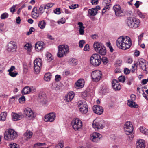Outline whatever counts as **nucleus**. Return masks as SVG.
Wrapping results in <instances>:
<instances>
[{
  "mask_svg": "<svg viewBox=\"0 0 148 148\" xmlns=\"http://www.w3.org/2000/svg\"><path fill=\"white\" fill-rule=\"evenodd\" d=\"M140 132L143 133L148 136V130L147 129L143 127H140Z\"/></svg>",
  "mask_w": 148,
  "mask_h": 148,
  "instance_id": "f704fd0d",
  "label": "nucleus"
},
{
  "mask_svg": "<svg viewBox=\"0 0 148 148\" xmlns=\"http://www.w3.org/2000/svg\"><path fill=\"white\" fill-rule=\"evenodd\" d=\"M79 6V5L78 4H75L74 5L72 4V5H71L70 6H69V8L70 9H74L77 8H78Z\"/></svg>",
  "mask_w": 148,
  "mask_h": 148,
  "instance_id": "09e8293b",
  "label": "nucleus"
},
{
  "mask_svg": "<svg viewBox=\"0 0 148 148\" xmlns=\"http://www.w3.org/2000/svg\"><path fill=\"white\" fill-rule=\"evenodd\" d=\"M116 44L119 48L125 50L130 47L132 45V42L129 37L122 36L117 39L116 41Z\"/></svg>",
  "mask_w": 148,
  "mask_h": 148,
  "instance_id": "f257e3e1",
  "label": "nucleus"
},
{
  "mask_svg": "<svg viewBox=\"0 0 148 148\" xmlns=\"http://www.w3.org/2000/svg\"><path fill=\"white\" fill-rule=\"evenodd\" d=\"M18 134L14 130L9 129L4 133V138L7 140H13L17 138Z\"/></svg>",
  "mask_w": 148,
  "mask_h": 148,
  "instance_id": "f03ea898",
  "label": "nucleus"
},
{
  "mask_svg": "<svg viewBox=\"0 0 148 148\" xmlns=\"http://www.w3.org/2000/svg\"><path fill=\"white\" fill-rule=\"evenodd\" d=\"M78 25L79 28H85V27L83 26V24L81 22H79L78 23Z\"/></svg>",
  "mask_w": 148,
  "mask_h": 148,
  "instance_id": "338daca9",
  "label": "nucleus"
},
{
  "mask_svg": "<svg viewBox=\"0 0 148 148\" xmlns=\"http://www.w3.org/2000/svg\"><path fill=\"white\" fill-rule=\"evenodd\" d=\"M12 116L13 119L14 121H17L21 119L23 116L22 115H19L13 112L12 113Z\"/></svg>",
  "mask_w": 148,
  "mask_h": 148,
  "instance_id": "393cba45",
  "label": "nucleus"
},
{
  "mask_svg": "<svg viewBox=\"0 0 148 148\" xmlns=\"http://www.w3.org/2000/svg\"><path fill=\"white\" fill-rule=\"evenodd\" d=\"M60 86L56 82H54L52 83V88L53 90H57L60 88Z\"/></svg>",
  "mask_w": 148,
  "mask_h": 148,
  "instance_id": "72a5a7b5",
  "label": "nucleus"
},
{
  "mask_svg": "<svg viewBox=\"0 0 148 148\" xmlns=\"http://www.w3.org/2000/svg\"><path fill=\"white\" fill-rule=\"evenodd\" d=\"M17 144H16L13 143H11L10 145V148H17Z\"/></svg>",
  "mask_w": 148,
  "mask_h": 148,
  "instance_id": "5fc2aeb1",
  "label": "nucleus"
},
{
  "mask_svg": "<svg viewBox=\"0 0 148 148\" xmlns=\"http://www.w3.org/2000/svg\"><path fill=\"white\" fill-rule=\"evenodd\" d=\"M92 80L95 82L100 81L102 77V73L99 70H94L91 73Z\"/></svg>",
  "mask_w": 148,
  "mask_h": 148,
  "instance_id": "39448f33",
  "label": "nucleus"
},
{
  "mask_svg": "<svg viewBox=\"0 0 148 148\" xmlns=\"http://www.w3.org/2000/svg\"><path fill=\"white\" fill-rule=\"evenodd\" d=\"M112 86L115 90H119L121 88V86L119 81L116 79H113L112 82Z\"/></svg>",
  "mask_w": 148,
  "mask_h": 148,
  "instance_id": "dca6fc26",
  "label": "nucleus"
},
{
  "mask_svg": "<svg viewBox=\"0 0 148 148\" xmlns=\"http://www.w3.org/2000/svg\"><path fill=\"white\" fill-rule=\"evenodd\" d=\"M88 14H90V16H94L96 15L97 13V11L95 10L93 8L91 9H89L88 10Z\"/></svg>",
  "mask_w": 148,
  "mask_h": 148,
  "instance_id": "7c9ffc66",
  "label": "nucleus"
},
{
  "mask_svg": "<svg viewBox=\"0 0 148 148\" xmlns=\"http://www.w3.org/2000/svg\"><path fill=\"white\" fill-rule=\"evenodd\" d=\"M89 45L88 44H86L84 46V50L85 51H89Z\"/></svg>",
  "mask_w": 148,
  "mask_h": 148,
  "instance_id": "6e6d98bb",
  "label": "nucleus"
},
{
  "mask_svg": "<svg viewBox=\"0 0 148 148\" xmlns=\"http://www.w3.org/2000/svg\"><path fill=\"white\" fill-rule=\"evenodd\" d=\"M25 97L24 96H22L20 98L19 101L20 103H23L25 101Z\"/></svg>",
  "mask_w": 148,
  "mask_h": 148,
  "instance_id": "3c124183",
  "label": "nucleus"
},
{
  "mask_svg": "<svg viewBox=\"0 0 148 148\" xmlns=\"http://www.w3.org/2000/svg\"><path fill=\"white\" fill-rule=\"evenodd\" d=\"M51 77V74L48 73L45 74V75L44 79L46 81H49Z\"/></svg>",
  "mask_w": 148,
  "mask_h": 148,
  "instance_id": "473e14b6",
  "label": "nucleus"
},
{
  "mask_svg": "<svg viewBox=\"0 0 148 148\" xmlns=\"http://www.w3.org/2000/svg\"><path fill=\"white\" fill-rule=\"evenodd\" d=\"M34 73L36 74H38L40 69V67L42 63L41 59L36 58L34 61Z\"/></svg>",
  "mask_w": 148,
  "mask_h": 148,
  "instance_id": "0eeeda50",
  "label": "nucleus"
},
{
  "mask_svg": "<svg viewBox=\"0 0 148 148\" xmlns=\"http://www.w3.org/2000/svg\"><path fill=\"white\" fill-rule=\"evenodd\" d=\"M43 5L44 6V9H48L53 6V4L52 3H50L45 5Z\"/></svg>",
  "mask_w": 148,
  "mask_h": 148,
  "instance_id": "e433bc0d",
  "label": "nucleus"
},
{
  "mask_svg": "<svg viewBox=\"0 0 148 148\" xmlns=\"http://www.w3.org/2000/svg\"><path fill=\"white\" fill-rule=\"evenodd\" d=\"M110 2L111 0H104L103 1V4L105 5L110 4Z\"/></svg>",
  "mask_w": 148,
  "mask_h": 148,
  "instance_id": "69168bd1",
  "label": "nucleus"
},
{
  "mask_svg": "<svg viewBox=\"0 0 148 148\" xmlns=\"http://www.w3.org/2000/svg\"><path fill=\"white\" fill-rule=\"evenodd\" d=\"M7 50L8 51H12L15 49L17 46L16 43L14 41H11L8 44Z\"/></svg>",
  "mask_w": 148,
  "mask_h": 148,
  "instance_id": "f3484780",
  "label": "nucleus"
},
{
  "mask_svg": "<svg viewBox=\"0 0 148 148\" xmlns=\"http://www.w3.org/2000/svg\"><path fill=\"white\" fill-rule=\"evenodd\" d=\"M45 9H44V6L43 5H41L38 9V12H39V13L40 15H41L44 12V10Z\"/></svg>",
  "mask_w": 148,
  "mask_h": 148,
  "instance_id": "4c0bfd02",
  "label": "nucleus"
},
{
  "mask_svg": "<svg viewBox=\"0 0 148 148\" xmlns=\"http://www.w3.org/2000/svg\"><path fill=\"white\" fill-rule=\"evenodd\" d=\"M101 121H99L97 119L94 120L92 125L93 127L97 129L100 128L102 129L104 126L101 124Z\"/></svg>",
  "mask_w": 148,
  "mask_h": 148,
  "instance_id": "2eb2a0df",
  "label": "nucleus"
},
{
  "mask_svg": "<svg viewBox=\"0 0 148 148\" xmlns=\"http://www.w3.org/2000/svg\"><path fill=\"white\" fill-rule=\"evenodd\" d=\"M56 117V115L55 113H49L45 115L44 117V120L46 122H53Z\"/></svg>",
  "mask_w": 148,
  "mask_h": 148,
  "instance_id": "f8f14e48",
  "label": "nucleus"
},
{
  "mask_svg": "<svg viewBox=\"0 0 148 148\" xmlns=\"http://www.w3.org/2000/svg\"><path fill=\"white\" fill-rule=\"evenodd\" d=\"M103 46L101 43L98 42H95L93 45L95 50L97 52L99 51L100 49H101V47H102Z\"/></svg>",
  "mask_w": 148,
  "mask_h": 148,
  "instance_id": "aec40b11",
  "label": "nucleus"
},
{
  "mask_svg": "<svg viewBox=\"0 0 148 148\" xmlns=\"http://www.w3.org/2000/svg\"><path fill=\"white\" fill-rule=\"evenodd\" d=\"M54 12L55 14H59L60 13V9L59 8H57L55 10Z\"/></svg>",
  "mask_w": 148,
  "mask_h": 148,
  "instance_id": "052dcab7",
  "label": "nucleus"
},
{
  "mask_svg": "<svg viewBox=\"0 0 148 148\" xmlns=\"http://www.w3.org/2000/svg\"><path fill=\"white\" fill-rule=\"evenodd\" d=\"M84 28H80L79 29V34L80 35H83L84 33Z\"/></svg>",
  "mask_w": 148,
  "mask_h": 148,
  "instance_id": "e2e57ef3",
  "label": "nucleus"
},
{
  "mask_svg": "<svg viewBox=\"0 0 148 148\" xmlns=\"http://www.w3.org/2000/svg\"><path fill=\"white\" fill-rule=\"evenodd\" d=\"M90 63L94 66H99L101 62L100 56L98 54H94L90 57Z\"/></svg>",
  "mask_w": 148,
  "mask_h": 148,
  "instance_id": "20e7f679",
  "label": "nucleus"
},
{
  "mask_svg": "<svg viewBox=\"0 0 148 148\" xmlns=\"http://www.w3.org/2000/svg\"><path fill=\"white\" fill-rule=\"evenodd\" d=\"M135 103L134 102H133V101H132L128 100L127 104L128 106L131 107H134L135 108Z\"/></svg>",
  "mask_w": 148,
  "mask_h": 148,
  "instance_id": "58836bf2",
  "label": "nucleus"
},
{
  "mask_svg": "<svg viewBox=\"0 0 148 148\" xmlns=\"http://www.w3.org/2000/svg\"><path fill=\"white\" fill-rule=\"evenodd\" d=\"M124 127L125 129V133L127 135L130 134L132 132L133 128L132 125L130 123V122H126L124 125Z\"/></svg>",
  "mask_w": 148,
  "mask_h": 148,
  "instance_id": "9d476101",
  "label": "nucleus"
},
{
  "mask_svg": "<svg viewBox=\"0 0 148 148\" xmlns=\"http://www.w3.org/2000/svg\"><path fill=\"white\" fill-rule=\"evenodd\" d=\"M74 93L73 92L69 93L65 97L64 100L66 101L69 102L71 101L74 97Z\"/></svg>",
  "mask_w": 148,
  "mask_h": 148,
  "instance_id": "6ab92c4d",
  "label": "nucleus"
},
{
  "mask_svg": "<svg viewBox=\"0 0 148 148\" xmlns=\"http://www.w3.org/2000/svg\"><path fill=\"white\" fill-rule=\"evenodd\" d=\"M146 62V61L143 58H140L138 59V62L136 63H134V65L136 66V69L138 65H139L140 66H141V65H142L141 63L143 64H145Z\"/></svg>",
  "mask_w": 148,
  "mask_h": 148,
  "instance_id": "bb28decb",
  "label": "nucleus"
},
{
  "mask_svg": "<svg viewBox=\"0 0 148 148\" xmlns=\"http://www.w3.org/2000/svg\"><path fill=\"white\" fill-rule=\"evenodd\" d=\"M130 71L127 68H125L124 70V73L125 74H128L130 73Z\"/></svg>",
  "mask_w": 148,
  "mask_h": 148,
  "instance_id": "864d4df0",
  "label": "nucleus"
},
{
  "mask_svg": "<svg viewBox=\"0 0 148 148\" xmlns=\"http://www.w3.org/2000/svg\"><path fill=\"white\" fill-rule=\"evenodd\" d=\"M126 23L128 27L133 28V18L130 17L128 18L126 21Z\"/></svg>",
  "mask_w": 148,
  "mask_h": 148,
  "instance_id": "b1692460",
  "label": "nucleus"
},
{
  "mask_svg": "<svg viewBox=\"0 0 148 148\" xmlns=\"http://www.w3.org/2000/svg\"><path fill=\"white\" fill-rule=\"evenodd\" d=\"M46 56L47 58V60L49 61H51L52 60L51 54L49 53H47L46 54Z\"/></svg>",
  "mask_w": 148,
  "mask_h": 148,
  "instance_id": "c03bdc74",
  "label": "nucleus"
},
{
  "mask_svg": "<svg viewBox=\"0 0 148 148\" xmlns=\"http://www.w3.org/2000/svg\"><path fill=\"white\" fill-rule=\"evenodd\" d=\"M37 12V8L36 7H34L32 12V16L34 18L36 19L39 16L40 14Z\"/></svg>",
  "mask_w": 148,
  "mask_h": 148,
  "instance_id": "a211bd4d",
  "label": "nucleus"
},
{
  "mask_svg": "<svg viewBox=\"0 0 148 148\" xmlns=\"http://www.w3.org/2000/svg\"><path fill=\"white\" fill-rule=\"evenodd\" d=\"M98 0H92L91 1V3L93 5H96L97 4Z\"/></svg>",
  "mask_w": 148,
  "mask_h": 148,
  "instance_id": "0e129e2a",
  "label": "nucleus"
},
{
  "mask_svg": "<svg viewBox=\"0 0 148 148\" xmlns=\"http://www.w3.org/2000/svg\"><path fill=\"white\" fill-rule=\"evenodd\" d=\"M23 113L26 117L30 119H32L35 116L33 111L29 108H25L24 110Z\"/></svg>",
  "mask_w": 148,
  "mask_h": 148,
  "instance_id": "9b49d317",
  "label": "nucleus"
},
{
  "mask_svg": "<svg viewBox=\"0 0 148 148\" xmlns=\"http://www.w3.org/2000/svg\"><path fill=\"white\" fill-rule=\"evenodd\" d=\"M91 36L92 38L94 40L97 39L98 37V35L96 34H95L93 35H92Z\"/></svg>",
  "mask_w": 148,
  "mask_h": 148,
  "instance_id": "bf43d9fd",
  "label": "nucleus"
},
{
  "mask_svg": "<svg viewBox=\"0 0 148 148\" xmlns=\"http://www.w3.org/2000/svg\"><path fill=\"white\" fill-rule=\"evenodd\" d=\"M8 16V15L7 13H4L1 15V19H5L7 18Z\"/></svg>",
  "mask_w": 148,
  "mask_h": 148,
  "instance_id": "de8ad7c7",
  "label": "nucleus"
},
{
  "mask_svg": "<svg viewBox=\"0 0 148 148\" xmlns=\"http://www.w3.org/2000/svg\"><path fill=\"white\" fill-rule=\"evenodd\" d=\"M23 71L25 73H26L28 72V69L27 66L25 65L23 67Z\"/></svg>",
  "mask_w": 148,
  "mask_h": 148,
  "instance_id": "774afa93",
  "label": "nucleus"
},
{
  "mask_svg": "<svg viewBox=\"0 0 148 148\" xmlns=\"http://www.w3.org/2000/svg\"><path fill=\"white\" fill-rule=\"evenodd\" d=\"M115 15L117 16H123L125 15V13L123 10L121 9L120 6L119 5H115L113 7Z\"/></svg>",
  "mask_w": 148,
  "mask_h": 148,
  "instance_id": "1a4fd4ad",
  "label": "nucleus"
},
{
  "mask_svg": "<svg viewBox=\"0 0 148 148\" xmlns=\"http://www.w3.org/2000/svg\"><path fill=\"white\" fill-rule=\"evenodd\" d=\"M69 52V48L68 45H60L58 47V52L57 55L58 57H62L65 56Z\"/></svg>",
  "mask_w": 148,
  "mask_h": 148,
  "instance_id": "7ed1b4c3",
  "label": "nucleus"
},
{
  "mask_svg": "<svg viewBox=\"0 0 148 148\" xmlns=\"http://www.w3.org/2000/svg\"><path fill=\"white\" fill-rule=\"evenodd\" d=\"M35 30V29L33 27H31L29 29V31L27 33V35H29L32 34V32H34Z\"/></svg>",
  "mask_w": 148,
  "mask_h": 148,
  "instance_id": "603ef678",
  "label": "nucleus"
},
{
  "mask_svg": "<svg viewBox=\"0 0 148 148\" xmlns=\"http://www.w3.org/2000/svg\"><path fill=\"white\" fill-rule=\"evenodd\" d=\"M9 73V74L10 75L13 77H15L18 74L17 72L14 73V72L12 71Z\"/></svg>",
  "mask_w": 148,
  "mask_h": 148,
  "instance_id": "8fccbe9b",
  "label": "nucleus"
},
{
  "mask_svg": "<svg viewBox=\"0 0 148 148\" xmlns=\"http://www.w3.org/2000/svg\"><path fill=\"white\" fill-rule=\"evenodd\" d=\"M84 81L83 79H79L75 83V87L76 88H82L83 87Z\"/></svg>",
  "mask_w": 148,
  "mask_h": 148,
  "instance_id": "5701e85b",
  "label": "nucleus"
},
{
  "mask_svg": "<svg viewBox=\"0 0 148 148\" xmlns=\"http://www.w3.org/2000/svg\"><path fill=\"white\" fill-rule=\"evenodd\" d=\"M77 60L75 59H72L70 61V63L73 65H76L77 64Z\"/></svg>",
  "mask_w": 148,
  "mask_h": 148,
  "instance_id": "79ce46f5",
  "label": "nucleus"
},
{
  "mask_svg": "<svg viewBox=\"0 0 148 148\" xmlns=\"http://www.w3.org/2000/svg\"><path fill=\"white\" fill-rule=\"evenodd\" d=\"M133 28H136L138 27L140 25V21L138 19L133 18Z\"/></svg>",
  "mask_w": 148,
  "mask_h": 148,
  "instance_id": "c85d7f7f",
  "label": "nucleus"
},
{
  "mask_svg": "<svg viewBox=\"0 0 148 148\" xmlns=\"http://www.w3.org/2000/svg\"><path fill=\"white\" fill-rule=\"evenodd\" d=\"M63 142L62 141H60L59 143L55 146L56 148H63Z\"/></svg>",
  "mask_w": 148,
  "mask_h": 148,
  "instance_id": "a19ab883",
  "label": "nucleus"
},
{
  "mask_svg": "<svg viewBox=\"0 0 148 148\" xmlns=\"http://www.w3.org/2000/svg\"><path fill=\"white\" fill-rule=\"evenodd\" d=\"M97 52L102 55H105L106 53V50L105 47L103 46L101 47V49Z\"/></svg>",
  "mask_w": 148,
  "mask_h": 148,
  "instance_id": "cd10ccee",
  "label": "nucleus"
},
{
  "mask_svg": "<svg viewBox=\"0 0 148 148\" xmlns=\"http://www.w3.org/2000/svg\"><path fill=\"white\" fill-rule=\"evenodd\" d=\"M24 47L28 51H31L32 46L31 44L27 43L25 45Z\"/></svg>",
  "mask_w": 148,
  "mask_h": 148,
  "instance_id": "ea45409f",
  "label": "nucleus"
},
{
  "mask_svg": "<svg viewBox=\"0 0 148 148\" xmlns=\"http://www.w3.org/2000/svg\"><path fill=\"white\" fill-rule=\"evenodd\" d=\"M46 23L44 20L39 22L38 26L41 29H43L45 27Z\"/></svg>",
  "mask_w": 148,
  "mask_h": 148,
  "instance_id": "2f4dec72",
  "label": "nucleus"
},
{
  "mask_svg": "<svg viewBox=\"0 0 148 148\" xmlns=\"http://www.w3.org/2000/svg\"><path fill=\"white\" fill-rule=\"evenodd\" d=\"M61 20H60V21H58L57 23L59 24H63L65 23V20L64 19H63L62 18L61 19Z\"/></svg>",
  "mask_w": 148,
  "mask_h": 148,
  "instance_id": "680f3d73",
  "label": "nucleus"
},
{
  "mask_svg": "<svg viewBox=\"0 0 148 148\" xmlns=\"http://www.w3.org/2000/svg\"><path fill=\"white\" fill-rule=\"evenodd\" d=\"M32 132L27 130L23 135L24 137H26V139H29L32 137Z\"/></svg>",
  "mask_w": 148,
  "mask_h": 148,
  "instance_id": "a878e982",
  "label": "nucleus"
},
{
  "mask_svg": "<svg viewBox=\"0 0 148 148\" xmlns=\"http://www.w3.org/2000/svg\"><path fill=\"white\" fill-rule=\"evenodd\" d=\"M85 42L84 40H80L79 42V47L82 48L83 47V45L85 43Z\"/></svg>",
  "mask_w": 148,
  "mask_h": 148,
  "instance_id": "a18cd8bd",
  "label": "nucleus"
},
{
  "mask_svg": "<svg viewBox=\"0 0 148 148\" xmlns=\"http://www.w3.org/2000/svg\"><path fill=\"white\" fill-rule=\"evenodd\" d=\"M6 112H4L2 113L0 115V120L4 121L6 119Z\"/></svg>",
  "mask_w": 148,
  "mask_h": 148,
  "instance_id": "c9c22d12",
  "label": "nucleus"
},
{
  "mask_svg": "<svg viewBox=\"0 0 148 148\" xmlns=\"http://www.w3.org/2000/svg\"><path fill=\"white\" fill-rule=\"evenodd\" d=\"M78 107L80 111L83 114H85L88 111V105L85 101H80L78 103Z\"/></svg>",
  "mask_w": 148,
  "mask_h": 148,
  "instance_id": "423d86ee",
  "label": "nucleus"
},
{
  "mask_svg": "<svg viewBox=\"0 0 148 148\" xmlns=\"http://www.w3.org/2000/svg\"><path fill=\"white\" fill-rule=\"evenodd\" d=\"M45 95H39L38 98V100H40L41 102H43L44 101V100L45 99V97L44 96Z\"/></svg>",
  "mask_w": 148,
  "mask_h": 148,
  "instance_id": "37998d69",
  "label": "nucleus"
},
{
  "mask_svg": "<svg viewBox=\"0 0 148 148\" xmlns=\"http://www.w3.org/2000/svg\"><path fill=\"white\" fill-rule=\"evenodd\" d=\"M30 88L28 86H26L24 87L22 91V93L23 94H26L30 93Z\"/></svg>",
  "mask_w": 148,
  "mask_h": 148,
  "instance_id": "c756f323",
  "label": "nucleus"
},
{
  "mask_svg": "<svg viewBox=\"0 0 148 148\" xmlns=\"http://www.w3.org/2000/svg\"><path fill=\"white\" fill-rule=\"evenodd\" d=\"M102 137V135L99 133H93L91 135V140L94 142H97Z\"/></svg>",
  "mask_w": 148,
  "mask_h": 148,
  "instance_id": "ddd939ff",
  "label": "nucleus"
},
{
  "mask_svg": "<svg viewBox=\"0 0 148 148\" xmlns=\"http://www.w3.org/2000/svg\"><path fill=\"white\" fill-rule=\"evenodd\" d=\"M93 110L95 113L99 115L102 114L103 111V108L99 105L94 106L93 107Z\"/></svg>",
  "mask_w": 148,
  "mask_h": 148,
  "instance_id": "4468645a",
  "label": "nucleus"
},
{
  "mask_svg": "<svg viewBox=\"0 0 148 148\" xmlns=\"http://www.w3.org/2000/svg\"><path fill=\"white\" fill-rule=\"evenodd\" d=\"M71 125L75 131L79 130L82 126V121L78 118L74 119L72 121Z\"/></svg>",
  "mask_w": 148,
  "mask_h": 148,
  "instance_id": "6e6552de",
  "label": "nucleus"
},
{
  "mask_svg": "<svg viewBox=\"0 0 148 148\" xmlns=\"http://www.w3.org/2000/svg\"><path fill=\"white\" fill-rule=\"evenodd\" d=\"M4 26V24H0V33L3 31Z\"/></svg>",
  "mask_w": 148,
  "mask_h": 148,
  "instance_id": "4d7b16f0",
  "label": "nucleus"
},
{
  "mask_svg": "<svg viewBox=\"0 0 148 148\" xmlns=\"http://www.w3.org/2000/svg\"><path fill=\"white\" fill-rule=\"evenodd\" d=\"M125 77L123 76H120L119 77V81L120 82H124L125 81Z\"/></svg>",
  "mask_w": 148,
  "mask_h": 148,
  "instance_id": "49530a36",
  "label": "nucleus"
},
{
  "mask_svg": "<svg viewBox=\"0 0 148 148\" xmlns=\"http://www.w3.org/2000/svg\"><path fill=\"white\" fill-rule=\"evenodd\" d=\"M144 141L142 140H140L138 141L136 143V148H145Z\"/></svg>",
  "mask_w": 148,
  "mask_h": 148,
  "instance_id": "4be33fe9",
  "label": "nucleus"
},
{
  "mask_svg": "<svg viewBox=\"0 0 148 148\" xmlns=\"http://www.w3.org/2000/svg\"><path fill=\"white\" fill-rule=\"evenodd\" d=\"M43 42H38L35 45V48L37 51H40L43 48Z\"/></svg>",
  "mask_w": 148,
  "mask_h": 148,
  "instance_id": "412c9836",
  "label": "nucleus"
},
{
  "mask_svg": "<svg viewBox=\"0 0 148 148\" xmlns=\"http://www.w3.org/2000/svg\"><path fill=\"white\" fill-rule=\"evenodd\" d=\"M61 77L60 75H56L55 76V80L56 81H59L60 80Z\"/></svg>",
  "mask_w": 148,
  "mask_h": 148,
  "instance_id": "13d9d810",
  "label": "nucleus"
}]
</instances>
